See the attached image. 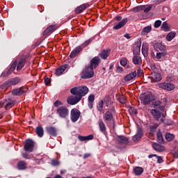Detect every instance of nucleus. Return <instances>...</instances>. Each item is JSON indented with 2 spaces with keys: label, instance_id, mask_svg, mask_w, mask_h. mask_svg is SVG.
I'll return each instance as SVG.
<instances>
[{
  "label": "nucleus",
  "instance_id": "052dcab7",
  "mask_svg": "<svg viewBox=\"0 0 178 178\" xmlns=\"http://www.w3.org/2000/svg\"><path fill=\"white\" fill-rule=\"evenodd\" d=\"M90 42H91V39L86 40L82 46L87 47V45H88V44H90Z\"/></svg>",
  "mask_w": 178,
  "mask_h": 178
},
{
  "label": "nucleus",
  "instance_id": "c85d7f7f",
  "mask_svg": "<svg viewBox=\"0 0 178 178\" xmlns=\"http://www.w3.org/2000/svg\"><path fill=\"white\" fill-rule=\"evenodd\" d=\"M36 134H38V137H42L44 136V129L42 127L39 126L36 128Z\"/></svg>",
  "mask_w": 178,
  "mask_h": 178
},
{
  "label": "nucleus",
  "instance_id": "3c124183",
  "mask_svg": "<svg viewBox=\"0 0 178 178\" xmlns=\"http://www.w3.org/2000/svg\"><path fill=\"white\" fill-rule=\"evenodd\" d=\"M150 70H153V72H156V70H157L156 65L154 63L151 64V65H150Z\"/></svg>",
  "mask_w": 178,
  "mask_h": 178
},
{
  "label": "nucleus",
  "instance_id": "bf43d9fd",
  "mask_svg": "<svg viewBox=\"0 0 178 178\" xmlns=\"http://www.w3.org/2000/svg\"><path fill=\"white\" fill-rule=\"evenodd\" d=\"M44 83H45L46 86H48V84H49L51 83V79H49V78L44 79Z\"/></svg>",
  "mask_w": 178,
  "mask_h": 178
},
{
  "label": "nucleus",
  "instance_id": "49530a36",
  "mask_svg": "<svg viewBox=\"0 0 178 178\" xmlns=\"http://www.w3.org/2000/svg\"><path fill=\"white\" fill-rule=\"evenodd\" d=\"M54 106H56V108H60V106H62V105H63V103L59 100H56L54 104Z\"/></svg>",
  "mask_w": 178,
  "mask_h": 178
},
{
  "label": "nucleus",
  "instance_id": "7ed1b4c3",
  "mask_svg": "<svg viewBox=\"0 0 178 178\" xmlns=\"http://www.w3.org/2000/svg\"><path fill=\"white\" fill-rule=\"evenodd\" d=\"M140 99L144 105H148V104H151L154 101V95L151 93L147 95L143 94L140 95Z\"/></svg>",
  "mask_w": 178,
  "mask_h": 178
},
{
  "label": "nucleus",
  "instance_id": "e2e57ef3",
  "mask_svg": "<svg viewBox=\"0 0 178 178\" xmlns=\"http://www.w3.org/2000/svg\"><path fill=\"white\" fill-rule=\"evenodd\" d=\"M158 124H155L154 125H153L152 127H151V131H152L153 130H155V129H156V127H158Z\"/></svg>",
  "mask_w": 178,
  "mask_h": 178
},
{
  "label": "nucleus",
  "instance_id": "473e14b6",
  "mask_svg": "<svg viewBox=\"0 0 178 178\" xmlns=\"http://www.w3.org/2000/svg\"><path fill=\"white\" fill-rule=\"evenodd\" d=\"M134 172L136 176H140L143 173V172H144V170L143 169V168L136 167L134 169Z\"/></svg>",
  "mask_w": 178,
  "mask_h": 178
},
{
  "label": "nucleus",
  "instance_id": "79ce46f5",
  "mask_svg": "<svg viewBox=\"0 0 178 178\" xmlns=\"http://www.w3.org/2000/svg\"><path fill=\"white\" fill-rule=\"evenodd\" d=\"M161 29H163L164 31H169V26L168 25V23H166L165 22H163L161 25Z\"/></svg>",
  "mask_w": 178,
  "mask_h": 178
},
{
  "label": "nucleus",
  "instance_id": "5fc2aeb1",
  "mask_svg": "<svg viewBox=\"0 0 178 178\" xmlns=\"http://www.w3.org/2000/svg\"><path fill=\"white\" fill-rule=\"evenodd\" d=\"M51 165L53 166H58V165H59V161L58 160H52Z\"/></svg>",
  "mask_w": 178,
  "mask_h": 178
},
{
  "label": "nucleus",
  "instance_id": "680f3d73",
  "mask_svg": "<svg viewBox=\"0 0 178 178\" xmlns=\"http://www.w3.org/2000/svg\"><path fill=\"white\" fill-rule=\"evenodd\" d=\"M90 156H91V154H90V153H86V154L83 155V159H87V158H90Z\"/></svg>",
  "mask_w": 178,
  "mask_h": 178
},
{
  "label": "nucleus",
  "instance_id": "2f4dec72",
  "mask_svg": "<svg viewBox=\"0 0 178 178\" xmlns=\"http://www.w3.org/2000/svg\"><path fill=\"white\" fill-rule=\"evenodd\" d=\"M113 118V116L112 115V113L111 111L106 112L104 115V119L107 122H111V120Z\"/></svg>",
  "mask_w": 178,
  "mask_h": 178
},
{
  "label": "nucleus",
  "instance_id": "a19ab883",
  "mask_svg": "<svg viewBox=\"0 0 178 178\" xmlns=\"http://www.w3.org/2000/svg\"><path fill=\"white\" fill-rule=\"evenodd\" d=\"M157 141L160 144H162V143H163V138L162 136V133L161 131H159L157 133Z\"/></svg>",
  "mask_w": 178,
  "mask_h": 178
},
{
  "label": "nucleus",
  "instance_id": "338daca9",
  "mask_svg": "<svg viewBox=\"0 0 178 178\" xmlns=\"http://www.w3.org/2000/svg\"><path fill=\"white\" fill-rule=\"evenodd\" d=\"M150 55L152 58H156V56H155V53H154V51H151Z\"/></svg>",
  "mask_w": 178,
  "mask_h": 178
},
{
  "label": "nucleus",
  "instance_id": "423d86ee",
  "mask_svg": "<svg viewBox=\"0 0 178 178\" xmlns=\"http://www.w3.org/2000/svg\"><path fill=\"white\" fill-rule=\"evenodd\" d=\"M159 88H162V90H166L167 91H173L175 88V85L170 83H159Z\"/></svg>",
  "mask_w": 178,
  "mask_h": 178
},
{
  "label": "nucleus",
  "instance_id": "09e8293b",
  "mask_svg": "<svg viewBox=\"0 0 178 178\" xmlns=\"http://www.w3.org/2000/svg\"><path fill=\"white\" fill-rule=\"evenodd\" d=\"M162 24V22L161 20H157L154 22L155 29H158Z\"/></svg>",
  "mask_w": 178,
  "mask_h": 178
},
{
  "label": "nucleus",
  "instance_id": "9d476101",
  "mask_svg": "<svg viewBox=\"0 0 178 178\" xmlns=\"http://www.w3.org/2000/svg\"><path fill=\"white\" fill-rule=\"evenodd\" d=\"M81 99L77 95L76 96H70L67 99V102L69 105H76L78 102H80Z\"/></svg>",
  "mask_w": 178,
  "mask_h": 178
},
{
  "label": "nucleus",
  "instance_id": "1a4fd4ad",
  "mask_svg": "<svg viewBox=\"0 0 178 178\" xmlns=\"http://www.w3.org/2000/svg\"><path fill=\"white\" fill-rule=\"evenodd\" d=\"M101 63V59L98 56H95L90 60V65L89 67H91L94 70V69H97L98 67L99 63Z\"/></svg>",
  "mask_w": 178,
  "mask_h": 178
},
{
  "label": "nucleus",
  "instance_id": "69168bd1",
  "mask_svg": "<svg viewBox=\"0 0 178 178\" xmlns=\"http://www.w3.org/2000/svg\"><path fill=\"white\" fill-rule=\"evenodd\" d=\"M124 37L125 38H127V40H130V38H131L130 34H129V33H126V34L124 35Z\"/></svg>",
  "mask_w": 178,
  "mask_h": 178
},
{
  "label": "nucleus",
  "instance_id": "6e6552de",
  "mask_svg": "<svg viewBox=\"0 0 178 178\" xmlns=\"http://www.w3.org/2000/svg\"><path fill=\"white\" fill-rule=\"evenodd\" d=\"M33 149H34V142L30 139L26 140L24 150L26 151V152H33Z\"/></svg>",
  "mask_w": 178,
  "mask_h": 178
},
{
  "label": "nucleus",
  "instance_id": "4c0bfd02",
  "mask_svg": "<svg viewBox=\"0 0 178 178\" xmlns=\"http://www.w3.org/2000/svg\"><path fill=\"white\" fill-rule=\"evenodd\" d=\"M99 127L101 131H105V130H106V127H105V124L102 120L99 121Z\"/></svg>",
  "mask_w": 178,
  "mask_h": 178
},
{
  "label": "nucleus",
  "instance_id": "864d4df0",
  "mask_svg": "<svg viewBox=\"0 0 178 178\" xmlns=\"http://www.w3.org/2000/svg\"><path fill=\"white\" fill-rule=\"evenodd\" d=\"M154 156L156 157L158 163H162L163 162V160L162 159V158L161 156H156V155H154Z\"/></svg>",
  "mask_w": 178,
  "mask_h": 178
},
{
  "label": "nucleus",
  "instance_id": "f03ea898",
  "mask_svg": "<svg viewBox=\"0 0 178 178\" xmlns=\"http://www.w3.org/2000/svg\"><path fill=\"white\" fill-rule=\"evenodd\" d=\"M56 113L60 118L66 119L69 116V109L66 106H60L57 108Z\"/></svg>",
  "mask_w": 178,
  "mask_h": 178
},
{
  "label": "nucleus",
  "instance_id": "13d9d810",
  "mask_svg": "<svg viewBox=\"0 0 178 178\" xmlns=\"http://www.w3.org/2000/svg\"><path fill=\"white\" fill-rule=\"evenodd\" d=\"M123 72V67L118 66L117 67V73H122Z\"/></svg>",
  "mask_w": 178,
  "mask_h": 178
},
{
  "label": "nucleus",
  "instance_id": "aec40b11",
  "mask_svg": "<svg viewBox=\"0 0 178 178\" xmlns=\"http://www.w3.org/2000/svg\"><path fill=\"white\" fill-rule=\"evenodd\" d=\"M25 63H26V58H21L17 63V70H22V69H23V67H24Z\"/></svg>",
  "mask_w": 178,
  "mask_h": 178
},
{
  "label": "nucleus",
  "instance_id": "4468645a",
  "mask_svg": "<svg viewBox=\"0 0 178 178\" xmlns=\"http://www.w3.org/2000/svg\"><path fill=\"white\" fill-rule=\"evenodd\" d=\"M58 29L57 25H51L47 29H46L43 32V35H47L49 34L51 31H55Z\"/></svg>",
  "mask_w": 178,
  "mask_h": 178
},
{
  "label": "nucleus",
  "instance_id": "dca6fc26",
  "mask_svg": "<svg viewBox=\"0 0 178 178\" xmlns=\"http://www.w3.org/2000/svg\"><path fill=\"white\" fill-rule=\"evenodd\" d=\"M143 136V129L138 128L137 134L133 137L134 141H138Z\"/></svg>",
  "mask_w": 178,
  "mask_h": 178
},
{
  "label": "nucleus",
  "instance_id": "a18cd8bd",
  "mask_svg": "<svg viewBox=\"0 0 178 178\" xmlns=\"http://www.w3.org/2000/svg\"><path fill=\"white\" fill-rule=\"evenodd\" d=\"M103 108H104V102L100 101L97 105V110L99 111V112H101V111H102Z\"/></svg>",
  "mask_w": 178,
  "mask_h": 178
},
{
  "label": "nucleus",
  "instance_id": "7c9ffc66",
  "mask_svg": "<svg viewBox=\"0 0 178 178\" xmlns=\"http://www.w3.org/2000/svg\"><path fill=\"white\" fill-rule=\"evenodd\" d=\"M151 113L153 115L154 118L156 119V120H159V118H161V113H159V111H156V109L152 110Z\"/></svg>",
  "mask_w": 178,
  "mask_h": 178
},
{
  "label": "nucleus",
  "instance_id": "774afa93",
  "mask_svg": "<svg viewBox=\"0 0 178 178\" xmlns=\"http://www.w3.org/2000/svg\"><path fill=\"white\" fill-rule=\"evenodd\" d=\"M115 20H118V22H120V20H122V17H120V16L116 17Z\"/></svg>",
  "mask_w": 178,
  "mask_h": 178
},
{
  "label": "nucleus",
  "instance_id": "f257e3e1",
  "mask_svg": "<svg viewBox=\"0 0 178 178\" xmlns=\"http://www.w3.org/2000/svg\"><path fill=\"white\" fill-rule=\"evenodd\" d=\"M70 92L72 95H76L81 99L83 97L88 94V88L87 86L74 87L70 90Z\"/></svg>",
  "mask_w": 178,
  "mask_h": 178
},
{
  "label": "nucleus",
  "instance_id": "c756f323",
  "mask_svg": "<svg viewBox=\"0 0 178 178\" xmlns=\"http://www.w3.org/2000/svg\"><path fill=\"white\" fill-rule=\"evenodd\" d=\"M176 37V32H170L166 38H165V40L166 41H172V40H173V38H175Z\"/></svg>",
  "mask_w": 178,
  "mask_h": 178
},
{
  "label": "nucleus",
  "instance_id": "ddd939ff",
  "mask_svg": "<svg viewBox=\"0 0 178 178\" xmlns=\"http://www.w3.org/2000/svg\"><path fill=\"white\" fill-rule=\"evenodd\" d=\"M127 18H124L123 19H122L121 22H120L118 24H115L113 26L114 30H119V29H122V27L126 25V23H127Z\"/></svg>",
  "mask_w": 178,
  "mask_h": 178
},
{
  "label": "nucleus",
  "instance_id": "8fccbe9b",
  "mask_svg": "<svg viewBox=\"0 0 178 178\" xmlns=\"http://www.w3.org/2000/svg\"><path fill=\"white\" fill-rule=\"evenodd\" d=\"M94 99H95V96L94 95H90L88 97V102H93L94 103Z\"/></svg>",
  "mask_w": 178,
  "mask_h": 178
},
{
  "label": "nucleus",
  "instance_id": "c03bdc74",
  "mask_svg": "<svg viewBox=\"0 0 178 178\" xmlns=\"http://www.w3.org/2000/svg\"><path fill=\"white\" fill-rule=\"evenodd\" d=\"M165 138L168 141H172V140H173V138H175V136L172 134H167L165 135Z\"/></svg>",
  "mask_w": 178,
  "mask_h": 178
},
{
  "label": "nucleus",
  "instance_id": "58836bf2",
  "mask_svg": "<svg viewBox=\"0 0 178 178\" xmlns=\"http://www.w3.org/2000/svg\"><path fill=\"white\" fill-rule=\"evenodd\" d=\"M164 56H166V52L162 51V52H157L156 55V59H162Z\"/></svg>",
  "mask_w": 178,
  "mask_h": 178
},
{
  "label": "nucleus",
  "instance_id": "e433bc0d",
  "mask_svg": "<svg viewBox=\"0 0 178 178\" xmlns=\"http://www.w3.org/2000/svg\"><path fill=\"white\" fill-rule=\"evenodd\" d=\"M12 94L13 95H22L23 94V90H22V88L14 89Z\"/></svg>",
  "mask_w": 178,
  "mask_h": 178
},
{
  "label": "nucleus",
  "instance_id": "4be33fe9",
  "mask_svg": "<svg viewBox=\"0 0 178 178\" xmlns=\"http://www.w3.org/2000/svg\"><path fill=\"white\" fill-rule=\"evenodd\" d=\"M78 138H79V141H90V140H92L94 138V135L90 134L87 136H79L78 137Z\"/></svg>",
  "mask_w": 178,
  "mask_h": 178
},
{
  "label": "nucleus",
  "instance_id": "72a5a7b5",
  "mask_svg": "<svg viewBox=\"0 0 178 178\" xmlns=\"http://www.w3.org/2000/svg\"><path fill=\"white\" fill-rule=\"evenodd\" d=\"M155 47L160 51H164L165 44L162 43V42H159L155 44Z\"/></svg>",
  "mask_w": 178,
  "mask_h": 178
},
{
  "label": "nucleus",
  "instance_id": "412c9836",
  "mask_svg": "<svg viewBox=\"0 0 178 178\" xmlns=\"http://www.w3.org/2000/svg\"><path fill=\"white\" fill-rule=\"evenodd\" d=\"M81 51V47L79 46L76 48H75L70 54V58H76L77 56V54Z\"/></svg>",
  "mask_w": 178,
  "mask_h": 178
},
{
  "label": "nucleus",
  "instance_id": "bb28decb",
  "mask_svg": "<svg viewBox=\"0 0 178 178\" xmlns=\"http://www.w3.org/2000/svg\"><path fill=\"white\" fill-rule=\"evenodd\" d=\"M117 141L121 143V144H127V143H129V138L124 136H118L117 138Z\"/></svg>",
  "mask_w": 178,
  "mask_h": 178
},
{
  "label": "nucleus",
  "instance_id": "a878e982",
  "mask_svg": "<svg viewBox=\"0 0 178 178\" xmlns=\"http://www.w3.org/2000/svg\"><path fill=\"white\" fill-rule=\"evenodd\" d=\"M141 49V42H139L134 47V55H138Z\"/></svg>",
  "mask_w": 178,
  "mask_h": 178
},
{
  "label": "nucleus",
  "instance_id": "f3484780",
  "mask_svg": "<svg viewBox=\"0 0 178 178\" xmlns=\"http://www.w3.org/2000/svg\"><path fill=\"white\" fill-rule=\"evenodd\" d=\"M48 134H50V136H52L53 137H56V129L54 127H49L46 129Z\"/></svg>",
  "mask_w": 178,
  "mask_h": 178
},
{
  "label": "nucleus",
  "instance_id": "f8f14e48",
  "mask_svg": "<svg viewBox=\"0 0 178 178\" xmlns=\"http://www.w3.org/2000/svg\"><path fill=\"white\" fill-rule=\"evenodd\" d=\"M0 105H1V106H5L6 109H8V108H12V106L15 105V102L10 99H8L4 102H0Z\"/></svg>",
  "mask_w": 178,
  "mask_h": 178
},
{
  "label": "nucleus",
  "instance_id": "ea45409f",
  "mask_svg": "<svg viewBox=\"0 0 178 178\" xmlns=\"http://www.w3.org/2000/svg\"><path fill=\"white\" fill-rule=\"evenodd\" d=\"M143 11L145 12V13H148V12H149V10H151L152 9V6L151 5H145V6H143Z\"/></svg>",
  "mask_w": 178,
  "mask_h": 178
},
{
  "label": "nucleus",
  "instance_id": "0eeeda50",
  "mask_svg": "<svg viewBox=\"0 0 178 178\" xmlns=\"http://www.w3.org/2000/svg\"><path fill=\"white\" fill-rule=\"evenodd\" d=\"M80 111L77 110L76 108H73L71 110V120L73 123L78 121L80 118Z\"/></svg>",
  "mask_w": 178,
  "mask_h": 178
},
{
  "label": "nucleus",
  "instance_id": "393cba45",
  "mask_svg": "<svg viewBox=\"0 0 178 178\" xmlns=\"http://www.w3.org/2000/svg\"><path fill=\"white\" fill-rule=\"evenodd\" d=\"M133 62L134 65H141V63H143V60L140 56L135 55L133 58Z\"/></svg>",
  "mask_w": 178,
  "mask_h": 178
},
{
  "label": "nucleus",
  "instance_id": "5701e85b",
  "mask_svg": "<svg viewBox=\"0 0 178 178\" xmlns=\"http://www.w3.org/2000/svg\"><path fill=\"white\" fill-rule=\"evenodd\" d=\"M142 54L145 57L148 56V43H143V44Z\"/></svg>",
  "mask_w": 178,
  "mask_h": 178
},
{
  "label": "nucleus",
  "instance_id": "37998d69",
  "mask_svg": "<svg viewBox=\"0 0 178 178\" xmlns=\"http://www.w3.org/2000/svg\"><path fill=\"white\" fill-rule=\"evenodd\" d=\"M133 12L137 13V12H141V10H143V6H139L134 8L132 9Z\"/></svg>",
  "mask_w": 178,
  "mask_h": 178
},
{
  "label": "nucleus",
  "instance_id": "b1692460",
  "mask_svg": "<svg viewBox=\"0 0 178 178\" xmlns=\"http://www.w3.org/2000/svg\"><path fill=\"white\" fill-rule=\"evenodd\" d=\"M17 168L19 170H24L25 169H27V164L26 162L21 161L17 163Z\"/></svg>",
  "mask_w": 178,
  "mask_h": 178
},
{
  "label": "nucleus",
  "instance_id": "f704fd0d",
  "mask_svg": "<svg viewBox=\"0 0 178 178\" xmlns=\"http://www.w3.org/2000/svg\"><path fill=\"white\" fill-rule=\"evenodd\" d=\"M151 30H152L151 26H146L143 29L140 34L141 35H145V34H148V33H150Z\"/></svg>",
  "mask_w": 178,
  "mask_h": 178
},
{
  "label": "nucleus",
  "instance_id": "de8ad7c7",
  "mask_svg": "<svg viewBox=\"0 0 178 178\" xmlns=\"http://www.w3.org/2000/svg\"><path fill=\"white\" fill-rule=\"evenodd\" d=\"M120 65H121L122 66H126V65H127V58H123L120 60Z\"/></svg>",
  "mask_w": 178,
  "mask_h": 178
},
{
  "label": "nucleus",
  "instance_id": "6e6d98bb",
  "mask_svg": "<svg viewBox=\"0 0 178 178\" xmlns=\"http://www.w3.org/2000/svg\"><path fill=\"white\" fill-rule=\"evenodd\" d=\"M15 69H16V63H14L10 68V72H13V70H15Z\"/></svg>",
  "mask_w": 178,
  "mask_h": 178
},
{
  "label": "nucleus",
  "instance_id": "39448f33",
  "mask_svg": "<svg viewBox=\"0 0 178 178\" xmlns=\"http://www.w3.org/2000/svg\"><path fill=\"white\" fill-rule=\"evenodd\" d=\"M94 70L90 67H87L81 74L82 79H91L94 77Z\"/></svg>",
  "mask_w": 178,
  "mask_h": 178
},
{
  "label": "nucleus",
  "instance_id": "c9c22d12",
  "mask_svg": "<svg viewBox=\"0 0 178 178\" xmlns=\"http://www.w3.org/2000/svg\"><path fill=\"white\" fill-rule=\"evenodd\" d=\"M102 59H106L109 56V51L108 50H103L100 54Z\"/></svg>",
  "mask_w": 178,
  "mask_h": 178
},
{
  "label": "nucleus",
  "instance_id": "2eb2a0df",
  "mask_svg": "<svg viewBox=\"0 0 178 178\" xmlns=\"http://www.w3.org/2000/svg\"><path fill=\"white\" fill-rule=\"evenodd\" d=\"M136 76H137V72L134 71V72L127 74V76H125L124 78V80L125 81H130L131 80H133L134 79V77H136Z\"/></svg>",
  "mask_w": 178,
  "mask_h": 178
},
{
  "label": "nucleus",
  "instance_id": "603ef678",
  "mask_svg": "<svg viewBox=\"0 0 178 178\" xmlns=\"http://www.w3.org/2000/svg\"><path fill=\"white\" fill-rule=\"evenodd\" d=\"M129 113H131V115H136L137 114V110L134 108H129Z\"/></svg>",
  "mask_w": 178,
  "mask_h": 178
},
{
  "label": "nucleus",
  "instance_id": "20e7f679",
  "mask_svg": "<svg viewBox=\"0 0 178 178\" xmlns=\"http://www.w3.org/2000/svg\"><path fill=\"white\" fill-rule=\"evenodd\" d=\"M20 83V79L19 77H15L11 79H9L6 82H5L2 86V88H8V87H10V86H16V84H19Z\"/></svg>",
  "mask_w": 178,
  "mask_h": 178
},
{
  "label": "nucleus",
  "instance_id": "0e129e2a",
  "mask_svg": "<svg viewBox=\"0 0 178 178\" xmlns=\"http://www.w3.org/2000/svg\"><path fill=\"white\" fill-rule=\"evenodd\" d=\"M93 104H94L93 102H88V107L90 108V109H92Z\"/></svg>",
  "mask_w": 178,
  "mask_h": 178
},
{
  "label": "nucleus",
  "instance_id": "9b49d317",
  "mask_svg": "<svg viewBox=\"0 0 178 178\" xmlns=\"http://www.w3.org/2000/svg\"><path fill=\"white\" fill-rule=\"evenodd\" d=\"M150 79H152V83H158L162 80V76L161 74L154 72L151 74Z\"/></svg>",
  "mask_w": 178,
  "mask_h": 178
},
{
  "label": "nucleus",
  "instance_id": "4d7b16f0",
  "mask_svg": "<svg viewBox=\"0 0 178 178\" xmlns=\"http://www.w3.org/2000/svg\"><path fill=\"white\" fill-rule=\"evenodd\" d=\"M153 105L154 106H159V105H161V101L159 100H156L154 102H153Z\"/></svg>",
  "mask_w": 178,
  "mask_h": 178
},
{
  "label": "nucleus",
  "instance_id": "a211bd4d",
  "mask_svg": "<svg viewBox=\"0 0 178 178\" xmlns=\"http://www.w3.org/2000/svg\"><path fill=\"white\" fill-rule=\"evenodd\" d=\"M152 147L155 151H157V152H162L165 151V147H163L159 144L154 143L152 145Z\"/></svg>",
  "mask_w": 178,
  "mask_h": 178
},
{
  "label": "nucleus",
  "instance_id": "cd10ccee",
  "mask_svg": "<svg viewBox=\"0 0 178 178\" xmlns=\"http://www.w3.org/2000/svg\"><path fill=\"white\" fill-rule=\"evenodd\" d=\"M65 70H66V65L60 66L56 71V76H60V74H62V73H63Z\"/></svg>",
  "mask_w": 178,
  "mask_h": 178
},
{
  "label": "nucleus",
  "instance_id": "6ab92c4d",
  "mask_svg": "<svg viewBox=\"0 0 178 178\" xmlns=\"http://www.w3.org/2000/svg\"><path fill=\"white\" fill-rule=\"evenodd\" d=\"M89 5L88 3H84L81 5L80 6L77 7L76 9V13H81V12H83V10H86V9H87V8H88Z\"/></svg>",
  "mask_w": 178,
  "mask_h": 178
}]
</instances>
